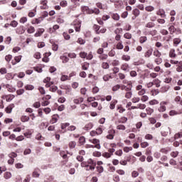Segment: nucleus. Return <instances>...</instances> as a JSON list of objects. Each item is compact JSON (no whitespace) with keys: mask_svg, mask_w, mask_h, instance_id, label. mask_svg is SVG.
<instances>
[{"mask_svg":"<svg viewBox=\"0 0 182 182\" xmlns=\"http://www.w3.org/2000/svg\"><path fill=\"white\" fill-rule=\"evenodd\" d=\"M93 128V123L90 122L88 124H87L85 127H84V130H86L87 132L89 130H91V129Z\"/></svg>","mask_w":182,"mask_h":182,"instance_id":"nucleus-22","label":"nucleus"},{"mask_svg":"<svg viewBox=\"0 0 182 182\" xmlns=\"http://www.w3.org/2000/svg\"><path fill=\"white\" fill-rule=\"evenodd\" d=\"M115 48L118 50H122V49H124V46L123 45V41L117 42L116 46H115Z\"/></svg>","mask_w":182,"mask_h":182,"instance_id":"nucleus-17","label":"nucleus"},{"mask_svg":"<svg viewBox=\"0 0 182 182\" xmlns=\"http://www.w3.org/2000/svg\"><path fill=\"white\" fill-rule=\"evenodd\" d=\"M154 62L156 65H161V63H163V58H161V57H156L154 59Z\"/></svg>","mask_w":182,"mask_h":182,"instance_id":"nucleus-27","label":"nucleus"},{"mask_svg":"<svg viewBox=\"0 0 182 182\" xmlns=\"http://www.w3.org/2000/svg\"><path fill=\"white\" fill-rule=\"evenodd\" d=\"M14 76H13L12 73H7L6 75V79L7 80H11V79H14Z\"/></svg>","mask_w":182,"mask_h":182,"instance_id":"nucleus-62","label":"nucleus"},{"mask_svg":"<svg viewBox=\"0 0 182 182\" xmlns=\"http://www.w3.org/2000/svg\"><path fill=\"white\" fill-rule=\"evenodd\" d=\"M155 24L154 23L150 21L148 22L146 25H145V28H154Z\"/></svg>","mask_w":182,"mask_h":182,"instance_id":"nucleus-54","label":"nucleus"},{"mask_svg":"<svg viewBox=\"0 0 182 182\" xmlns=\"http://www.w3.org/2000/svg\"><path fill=\"white\" fill-rule=\"evenodd\" d=\"M24 89H26V90H33V89H35V87L32 85H26L24 87Z\"/></svg>","mask_w":182,"mask_h":182,"instance_id":"nucleus-51","label":"nucleus"},{"mask_svg":"<svg viewBox=\"0 0 182 182\" xmlns=\"http://www.w3.org/2000/svg\"><path fill=\"white\" fill-rule=\"evenodd\" d=\"M36 14V9H33V11L28 12V16H29V18H33Z\"/></svg>","mask_w":182,"mask_h":182,"instance_id":"nucleus-52","label":"nucleus"},{"mask_svg":"<svg viewBox=\"0 0 182 182\" xmlns=\"http://www.w3.org/2000/svg\"><path fill=\"white\" fill-rule=\"evenodd\" d=\"M132 14L135 16V18H137V16H139V15H140V10L139 9H134L132 11Z\"/></svg>","mask_w":182,"mask_h":182,"instance_id":"nucleus-32","label":"nucleus"},{"mask_svg":"<svg viewBox=\"0 0 182 182\" xmlns=\"http://www.w3.org/2000/svg\"><path fill=\"white\" fill-rule=\"evenodd\" d=\"M101 68L102 69H109V68H110V65H109V63L107 62H102L101 64Z\"/></svg>","mask_w":182,"mask_h":182,"instance_id":"nucleus-29","label":"nucleus"},{"mask_svg":"<svg viewBox=\"0 0 182 182\" xmlns=\"http://www.w3.org/2000/svg\"><path fill=\"white\" fill-rule=\"evenodd\" d=\"M108 135H107V139L108 140H113L114 139V134H116V131L114 129H110L108 131Z\"/></svg>","mask_w":182,"mask_h":182,"instance_id":"nucleus-7","label":"nucleus"},{"mask_svg":"<svg viewBox=\"0 0 182 182\" xmlns=\"http://www.w3.org/2000/svg\"><path fill=\"white\" fill-rule=\"evenodd\" d=\"M6 87L8 90V92H10L11 93L15 92V88L12 87V86H11L10 85L7 84L6 85Z\"/></svg>","mask_w":182,"mask_h":182,"instance_id":"nucleus-43","label":"nucleus"},{"mask_svg":"<svg viewBox=\"0 0 182 182\" xmlns=\"http://www.w3.org/2000/svg\"><path fill=\"white\" fill-rule=\"evenodd\" d=\"M81 11L86 15H92L95 14V15H99L100 14V10L97 8H95L94 9L89 8L87 6H81Z\"/></svg>","mask_w":182,"mask_h":182,"instance_id":"nucleus-1","label":"nucleus"},{"mask_svg":"<svg viewBox=\"0 0 182 182\" xmlns=\"http://www.w3.org/2000/svg\"><path fill=\"white\" fill-rule=\"evenodd\" d=\"M102 156L105 157V159H110V157H112V155L109 152H104Z\"/></svg>","mask_w":182,"mask_h":182,"instance_id":"nucleus-55","label":"nucleus"},{"mask_svg":"<svg viewBox=\"0 0 182 182\" xmlns=\"http://www.w3.org/2000/svg\"><path fill=\"white\" fill-rule=\"evenodd\" d=\"M111 16L114 21H119V19H120V16H119L117 13L112 14Z\"/></svg>","mask_w":182,"mask_h":182,"instance_id":"nucleus-40","label":"nucleus"},{"mask_svg":"<svg viewBox=\"0 0 182 182\" xmlns=\"http://www.w3.org/2000/svg\"><path fill=\"white\" fill-rule=\"evenodd\" d=\"M70 126V124L68 122L62 123L61 124V129L63 130V133H66L68 132V129H66L67 127H69Z\"/></svg>","mask_w":182,"mask_h":182,"instance_id":"nucleus-14","label":"nucleus"},{"mask_svg":"<svg viewBox=\"0 0 182 182\" xmlns=\"http://www.w3.org/2000/svg\"><path fill=\"white\" fill-rule=\"evenodd\" d=\"M42 21H43V18H42V17H39L38 18H33L31 21V23H32V25H39V23H41V22H42Z\"/></svg>","mask_w":182,"mask_h":182,"instance_id":"nucleus-12","label":"nucleus"},{"mask_svg":"<svg viewBox=\"0 0 182 182\" xmlns=\"http://www.w3.org/2000/svg\"><path fill=\"white\" fill-rule=\"evenodd\" d=\"M168 31L170 32V34L173 35L176 33V31H177V29L176 28V27H174V26L171 25L168 27Z\"/></svg>","mask_w":182,"mask_h":182,"instance_id":"nucleus-26","label":"nucleus"},{"mask_svg":"<svg viewBox=\"0 0 182 182\" xmlns=\"http://www.w3.org/2000/svg\"><path fill=\"white\" fill-rule=\"evenodd\" d=\"M124 38L125 39H132V38H133V36L130 33H125L124 34Z\"/></svg>","mask_w":182,"mask_h":182,"instance_id":"nucleus-53","label":"nucleus"},{"mask_svg":"<svg viewBox=\"0 0 182 182\" xmlns=\"http://www.w3.org/2000/svg\"><path fill=\"white\" fill-rule=\"evenodd\" d=\"M60 59L63 60V63H68V62H69V58L65 55L61 56Z\"/></svg>","mask_w":182,"mask_h":182,"instance_id":"nucleus-60","label":"nucleus"},{"mask_svg":"<svg viewBox=\"0 0 182 182\" xmlns=\"http://www.w3.org/2000/svg\"><path fill=\"white\" fill-rule=\"evenodd\" d=\"M68 132H75L76 130V126L75 125H69L67 128Z\"/></svg>","mask_w":182,"mask_h":182,"instance_id":"nucleus-47","label":"nucleus"},{"mask_svg":"<svg viewBox=\"0 0 182 182\" xmlns=\"http://www.w3.org/2000/svg\"><path fill=\"white\" fill-rule=\"evenodd\" d=\"M141 102H147L149 100V96L147 95H141V97L140 98Z\"/></svg>","mask_w":182,"mask_h":182,"instance_id":"nucleus-64","label":"nucleus"},{"mask_svg":"<svg viewBox=\"0 0 182 182\" xmlns=\"http://www.w3.org/2000/svg\"><path fill=\"white\" fill-rule=\"evenodd\" d=\"M152 82L154 83V85H155L156 87H160V83H161L160 80L155 79V80H154V82Z\"/></svg>","mask_w":182,"mask_h":182,"instance_id":"nucleus-45","label":"nucleus"},{"mask_svg":"<svg viewBox=\"0 0 182 182\" xmlns=\"http://www.w3.org/2000/svg\"><path fill=\"white\" fill-rule=\"evenodd\" d=\"M159 105H160V107L158 108V110L160 113H163L166 112V105H168V102L162 101L160 102Z\"/></svg>","mask_w":182,"mask_h":182,"instance_id":"nucleus-4","label":"nucleus"},{"mask_svg":"<svg viewBox=\"0 0 182 182\" xmlns=\"http://www.w3.org/2000/svg\"><path fill=\"white\" fill-rule=\"evenodd\" d=\"M45 32V28H38L37 32L34 34L36 38H39V36H42L43 33Z\"/></svg>","mask_w":182,"mask_h":182,"instance_id":"nucleus-13","label":"nucleus"},{"mask_svg":"<svg viewBox=\"0 0 182 182\" xmlns=\"http://www.w3.org/2000/svg\"><path fill=\"white\" fill-rule=\"evenodd\" d=\"M140 146L141 149H146V147H149V142L147 141L141 142Z\"/></svg>","mask_w":182,"mask_h":182,"instance_id":"nucleus-56","label":"nucleus"},{"mask_svg":"<svg viewBox=\"0 0 182 182\" xmlns=\"http://www.w3.org/2000/svg\"><path fill=\"white\" fill-rule=\"evenodd\" d=\"M27 33H35V27L30 26L28 28H27Z\"/></svg>","mask_w":182,"mask_h":182,"instance_id":"nucleus-44","label":"nucleus"},{"mask_svg":"<svg viewBox=\"0 0 182 182\" xmlns=\"http://www.w3.org/2000/svg\"><path fill=\"white\" fill-rule=\"evenodd\" d=\"M182 137V130H181L179 132L176 133L174 135V139L176 140V139H181Z\"/></svg>","mask_w":182,"mask_h":182,"instance_id":"nucleus-50","label":"nucleus"},{"mask_svg":"<svg viewBox=\"0 0 182 182\" xmlns=\"http://www.w3.org/2000/svg\"><path fill=\"white\" fill-rule=\"evenodd\" d=\"M58 120H59V115L57 114H53L51 117V119L50 120V124H55V123L58 122Z\"/></svg>","mask_w":182,"mask_h":182,"instance_id":"nucleus-10","label":"nucleus"},{"mask_svg":"<svg viewBox=\"0 0 182 182\" xmlns=\"http://www.w3.org/2000/svg\"><path fill=\"white\" fill-rule=\"evenodd\" d=\"M141 99L139 97H134L132 99V103H139V102H140Z\"/></svg>","mask_w":182,"mask_h":182,"instance_id":"nucleus-59","label":"nucleus"},{"mask_svg":"<svg viewBox=\"0 0 182 182\" xmlns=\"http://www.w3.org/2000/svg\"><path fill=\"white\" fill-rule=\"evenodd\" d=\"M127 122V117H122L119 120L118 123L124 124Z\"/></svg>","mask_w":182,"mask_h":182,"instance_id":"nucleus-39","label":"nucleus"},{"mask_svg":"<svg viewBox=\"0 0 182 182\" xmlns=\"http://www.w3.org/2000/svg\"><path fill=\"white\" fill-rule=\"evenodd\" d=\"M1 99L6 100V102H12V100H14V99H15V95H14L12 94L3 95L1 97Z\"/></svg>","mask_w":182,"mask_h":182,"instance_id":"nucleus-6","label":"nucleus"},{"mask_svg":"<svg viewBox=\"0 0 182 182\" xmlns=\"http://www.w3.org/2000/svg\"><path fill=\"white\" fill-rule=\"evenodd\" d=\"M116 105H117V100H112L109 103V109L110 110H114L116 108Z\"/></svg>","mask_w":182,"mask_h":182,"instance_id":"nucleus-15","label":"nucleus"},{"mask_svg":"<svg viewBox=\"0 0 182 182\" xmlns=\"http://www.w3.org/2000/svg\"><path fill=\"white\" fill-rule=\"evenodd\" d=\"M121 70H124V72H129L130 70V65L127 63H124L121 67Z\"/></svg>","mask_w":182,"mask_h":182,"instance_id":"nucleus-9","label":"nucleus"},{"mask_svg":"<svg viewBox=\"0 0 182 182\" xmlns=\"http://www.w3.org/2000/svg\"><path fill=\"white\" fill-rule=\"evenodd\" d=\"M157 15H159L161 18H166V12L164 10H159Z\"/></svg>","mask_w":182,"mask_h":182,"instance_id":"nucleus-41","label":"nucleus"},{"mask_svg":"<svg viewBox=\"0 0 182 182\" xmlns=\"http://www.w3.org/2000/svg\"><path fill=\"white\" fill-rule=\"evenodd\" d=\"M21 59H22V55L14 57V60L11 61L12 65H16L17 63H19Z\"/></svg>","mask_w":182,"mask_h":182,"instance_id":"nucleus-18","label":"nucleus"},{"mask_svg":"<svg viewBox=\"0 0 182 182\" xmlns=\"http://www.w3.org/2000/svg\"><path fill=\"white\" fill-rule=\"evenodd\" d=\"M100 28H102L100 26H99L97 24H94L93 29H94L95 33H97V35H99V31L100 30Z\"/></svg>","mask_w":182,"mask_h":182,"instance_id":"nucleus-28","label":"nucleus"},{"mask_svg":"<svg viewBox=\"0 0 182 182\" xmlns=\"http://www.w3.org/2000/svg\"><path fill=\"white\" fill-rule=\"evenodd\" d=\"M146 95V89L143 88L142 90H139L138 91V96H143Z\"/></svg>","mask_w":182,"mask_h":182,"instance_id":"nucleus-58","label":"nucleus"},{"mask_svg":"<svg viewBox=\"0 0 182 182\" xmlns=\"http://www.w3.org/2000/svg\"><path fill=\"white\" fill-rule=\"evenodd\" d=\"M68 147L69 149H75L76 147V141H71L68 144Z\"/></svg>","mask_w":182,"mask_h":182,"instance_id":"nucleus-34","label":"nucleus"},{"mask_svg":"<svg viewBox=\"0 0 182 182\" xmlns=\"http://www.w3.org/2000/svg\"><path fill=\"white\" fill-rule=\"evenodd\" d=\"M151 55H153V49L150 48L146 51V53H144V57L150 58V56H151Z\"/></svg>","mask_w":182,"mask_h":182,"instance_id":"nucleus-21","label":"nucleus"},{"mask_svg":"<svg viewBox=\"0 0 182 182\" xmlns=\"http://www.w3.org/2000/svg\"><path fill=\"white\" fill-rule=\"evenodd\" d=\"M14 107H15V104H10L9 106H7L5 108L6 113H7L8 114L12 113V109H14Z\"/></svg>","mask_w":182,"mask_h":182,"instance_id":"nucleus-11","label":"nucleus"},{"mask_svg":"<svg viewBox=\"0 0 182 182\" xmlns=\"http://www.w3.org/2000/svg\"><path fill=\"white\" fill-rule=\"evenodd\" d=\"M168 151H170V148H161L160 149V153H163L164 154H168Z\"/></svg>","mask_w":182,"mask_h":182,"instance_id":"nucleus-35","label":"nucleus"},{"mask_svg":"<svg viewBox=\"0 0 182 182\" xmlns=\"http://www.w3.org/2000/svg\"><path fill=\"white\" fill-rule=\"evenodd\" d=\"M12 177V173L9 171H6L4 173V178L6 180H9V178H11Z\"/></svg>","mask_w":182,"mask_h":182,"instance_id":"nucleus-24","label":"nucleus"},{"mask_svg":"<svg viewBox=\"0 0 182 182\" xmlns=\"http://www.w3.org/2000/svg\"><path fill=\"white\" fill-rule=\"evenodd\" d=\"M153 55L155 56V58H161V52H160L159 50L155 49L153 52Z\"/></svg>","mask_w":182,"mask_h":182,"instance_id":"nucleus-23","label":"nucleus"},{"mask_svg":"<svg viewBox=\"0 0 182 182\" xmlns=\"http://www.w3.org/2000/svg\"><path fill=\"white\" fill-rule=\"evenodd\" d=\"M148 35H151V36H156V35H157V30H151L149 31Z\"/></svg>","mask_w":182,"mask_h":182,"instance_id":"nucleus-61","label":"nucleus"},{"mask_svg":"<svg viewBox=\"0 0 182 182\" xmlns=\"http://www.w3.org/2000/svg\"><path fill=\"white\" fill-rule=\"evenodd\" d=\"M145 11H146V12H153L154 7L153 6H148L145 7Z\"/></svg>","mask_w":182,"mask_h":182,"instance_id":"nucleus-48","label":"nucleus"},{"mask_svg":"<svg viewBox=\"0 0 182 182\" xmlns=\"http://www.w3.org/2000/svg\"><path fill=\"white\" fill-rule=\"evenodd\" d=\"M85 98L83 97H77L73 100V103L75 105H80V103H83Z\"/></svg>","mask_w":182,"mask_h":182,"instance_id":"nucleus-8","label":"nucleus"},{"mask_svg":"<svg viewBox=\"0 0 182 182\" xmlns=\"http://www.w3.org/2000/svg\"><path fill=\"white\" fill-rule=\"evenodd\" d=\"M146 114H149V116H151V114H153V113H154V109L150 107H147L146 109Z\"/></svg>","mask_w":182,"mask_h":182,"instance_id":"nucleus-38","label":"nucleus"},{"mask_svg":"<svg viewBox=\"0 0 182 182\" xmlns=\"http://www.w3.org/2000/svg\"><path fill=\"white\" fill-rule=\"evenodd\" d=\"M96 168V161L93 159H90L87 161L86 171H93Z\"/></svg>","mask_w":182,"mask_h":182,"instance_id":"nucleus-2","label":"nucleus"},{"mask_svg":"<svg viewBox=\"0 0 182 182\" xmlns=\"http://www.w3.org/2000/svg\"><path fill=\"white\" fill-rule=\"evenodd\" d=\"M90 64L87 62H85L82 64V70H87L89 69V66Z\"/></svg>","mask_w":182,"mask_h":182,"instance_id":"nucleus-25","label":"nucleus"},{"mask_svg":"<svg viewBox=\"0 0 182 182\" xmlns=\"http://www.w3.org/2000/svg\"><path fill=\"white\" fill-rule=\"evenodd\" d=\"M130 59H131V57L129 55H123L122 56V60H125V62H129V60H130Z\"/></svg>","mask_w":182,"mask_h":182,"instance_id":"nucleus-42","label":"nucleus"},{"mask_svg":"<svg viewBox=\"0 0 182 182\" xmlns=\"http://www.w3.org/2000/svg\"><path fill=\"white\" fill-rule=\"evenodd\" d=\"M98 58L100 60H106L109 58V55L107 54H101Z\"/></svg>","mask_w":182,"mask_h":182,"instance_id":"nucleus-30","label":"nucleus"},{"mask_svg":"<svg viewBox=\"0 0 182 182\" xmlns=\"http://www.w3.org/2000/svg\"><path fill=\"white\" fill-rule=\"evenodd\" d=\"M73 26H74L75 32H80L82 28V22H80L78 19H75L71 23Z\"/></svg>","mask_w":182,"mask_h":182,"instance_id":"nucleus-3","label":"nucleus"},{"mask_svg":"<svg viewBox=\"0 0 182 182\" xmlns=\"http://www.w3.org/2000/svg\"><path fill=\"white\" fill-rule=\"evenodd\" d=\"M97 173H99V174H102L105 171V168L103 166H96Z\"/></svg>","mask_w":182,"mask_h":182,"instance_id":"nucleus-33","label":"nucleus"},{"mask_svg":"<svg viewBox=\"0 0 182 182\" xmlns=\"http://www.w3.org/2000/svg\"><path fill=\"white\" fill-rule=\"evenodd\" d=\"M147 42V36H141L139 38V43L143 44Z\"/></svg>","mask_w":182,"mask_h":182,"instance_id":"nucleus-36","label":"nucleus"},{"mask_svg":"<svg viewBox=\"0 0 182 182\" xmlns=\"http://www.w3.org/2000/svg\"><path fill=\"white\" fill-rule=\"evenodd\" d=\"M79 143L81 145L85 144V143H86V138H85V136H80L79 138Z\"/></svg>","mask_w":182,"mask_h":182,"instance_id":"nucleus-49","label":"nucleus"},{"mask_svg":"<svg viewBox=\"0 0 182 182\" xmlns=\"http://www.w3.org/2000/svg\"><path fill=\"white\" fill-rule=\"evenodd\" d=\"M41 9H48V0H41Z\"/></svg>","mask_w":182,"mask_h":182,"instance_id":"nucleus-16","label":"nucleus"},{"mask_svg":"<svg viewBox=\"0 0 182 182\" xmlns=\"http://www.w3.org/2000/svg\"><path fill=\"white\" fill-rule=\"evenodd\" d=\"M117 109L119 113H124V112H126V109H124L122 105H118Z\"/></svg>","mask_w":182,"mask_h":182,"instance_id":"nucleus-37","label":"nucleus"},{"mask_svg":"<svg viewBox=\"0 0 182 182\" xmlns=\"http://www.w3.org/2000/svg\"><path fill=\"white\" fill-rule=\"evenodd\" d=\"M137 107L141 110H144V109L146 108V105L142 103H139L137 104Z\"/></svg>","mask_w":182,"mask_h":182,"instance_id":"nucleus-57","label":"nucleus"},{"mask_svg":"<svg viewBox=\"0 0 182 182\" xmlns=\"http://www.w3.org/2000/svg\"><path fill=\"white\" fill-rule=\"evenodd\" d=\"M20 120L23 123H26V122H28L29 120H31V117H29V116H27V115H22L20 118Z\"/></svg>","mask_w":182,"mask_h":182,"instance_id":"nucleus-19","label":"nucleus"},{"mask_svg":"<svg viewBox=\"0 0 182 182\" xmlns=\"http://www.w3.org/2000/svg\"><path fill=\"white\" fill-rule=\"evenodd\" d=\"M90 143H92L95 144V149H97L98 150H100V140L97 139H92L89 140Z\"/></svg>","mask_w":182,"mask_h":182,"instance_id":"nucleus-5","label":"nucleus"},{"mask_svg":"<svg viewBox=\"0 0 182 182\" xmlns=\"http://www.w3.org/2000/svg\"><path fill=\"white\" fill-rule=\"evenodd\" d=\"M132 96H133V92L132 91L125 92L124 97L126 99H132Z\"/></svg>","mask_w":182,"mask_h":182,"instance_id":"nucleus-46","label":"nucleus"},{"mask_svg":"<svg viewBox=\"0 0 182 182\" xmlns=\"http://www.w3.org/2000/svg\"><path fill=\"white\" fill-rule=\"evenodd\" d=\"M159 93H160V91L159 90V89L152 90L150 91L151 96H157V95H159Z\"/></svg>","mask_w":182,"mask_h":182,"instance_id":"nucleus-31","label":"nucleus"},{"mask_svg":"<svg viewBox=\"0 0 182 182\" xmlns=\"http://www.w3.org/2000/svg\"><path fill=\"white\" fill-rule=\"evenodd\" d=\"M119 89H120V85L117 84V85H114V87H112V92H117V90H119Z\"/></svg>","mask_w":182,"mask_h":182,"instance_id":"nucleus-63","label":"nucleus"},{"mask_svg":"<svg viewBox=\"0 0 182 182\" xmlns=\"http://www.w3.org/2000/svg\"><path fill=\"white\" fill-rule=\"evenodd\" d=\"M169 58H172L173 59H176L177 58V54H176V50L171 49L169 51Z\"/></svg>","mask_w":182,"mask_h":182,"instance_id":"nucleus-20","label":"nucleus"}]
</instances>
